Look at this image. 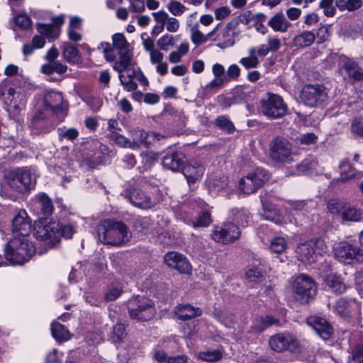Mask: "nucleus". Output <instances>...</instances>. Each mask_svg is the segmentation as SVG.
<instances>
[{
  "label": "nucleus",
  "mask_w": 363,
  "mask_h": 363,
  "mask_svg": "<svg viewBox=\"0 0 363 363\" xmlns=\"http://www.w3.org/2000/svg\"><path fill=\"white\" fill-rule=\"evenodd\" d=\"M75 233V228L71 224H62L57 221L49 223L45 220L34 224V235L38 240L45 242L46 249H38V254L43 255L48 249L52 248L60 242V236L70 238Z\"/></svg>",
  "instance_id": "1"
},
{
  "label": "nucleus",
  "mask_w": 363,
  "mask_h": 363,
  "mask_svg": "<svg viewBox=\"0 0 363 363\" xmlns=\"http://www.w3.org/2000/svg\"><path fill=\"white\" fill-rule=\"evenodd\" d=\"M36 252L33 242L28 236L13 237L7 243L4 256L11 264H23L30 260Z\"/></svg>",
  "instance_id": "2"
},
{
  "label": "nucleus",
  "mask_w": 363,
  "mask_h": 363,
  "mask_svg": "<svg viewBox=\"0 0 363 363\" xmlns=\"http://www.w3.org/2000/svg\"><path fill=\"white\" fill-rule=\"evenodd\" d=\"M99 240L107 245H120L129 241L131 233L122 222L105 220L97 227Z\"/></svg>",
  "instance_id": "3"
},
{
  "label": "nucleus",
  "mask_w": 363,
  "mask_h": 363,
  "mask_svg": "<svg viewBox=\"0 0 363 363\" xmlns=\"http://www.w3.org/2000/svg\"><path fill=\"white\" fill-rule=\"evenodd\" d=\"M130 318L138 321H147L155 313L154 303L147 297L137 296L128 302Z\"/></svg>",
  "instance_id": "4"
},
{
  "label": "nucleus",
  "mask_w": 363,
  "mask_h": 363,
  "mask_svg": "<svg viewBox=\"0 0 363 363\" xmlns=\"http://www.w3.org/2000/svg\"><path fill=\"white\" fill-rule=\"evenodd\" d=\"M261 112L267 117L276 119L286 115L288 107L281 96L267 92L259 101Z\"/></svg>",
  "instance_id": "5"
},
{
  "label": "nucleus",
  "mask_w": 363,
  "mask_h": 363,
  "mask_svg": "<svg viewBox=\"0 0 363 363\" xmlns=\"http://www.w3.org/2000/svg\"><path fill=\"white\" fill-rule=\"evenodd\" d=\"M326 250L325 242L317 239L298 245L296 252L301 262L311 264L317 262L323 254L326 252Z\"/></svg>",
  "instance_id": "6"
},
{
  "label": "nucleus",
  "mask_w": 363,
  "mask_h": 363,
  "mask_svg": "<svg viewBox=\"0 0 363 363\" xmlns=\"http://www.w3.org/2000/svg\"><path fill=\"white\" fill-rule=\"evenodd\" d=\"M269 155L272 160L279 163H289L295 154L292 145L284 137L276 136L269 144Z\"/></svg>",
  "instance_id": "7"
},
{
  "label": "nucleus",
  "mask_w": 363,
  "mask_h": 363,
  "mask_svg": "<svg viewBox=\"0 0 363 363\" xmlns=\"http://www.w3.org/2000/svg\"><path fill=\"white\" fill-rule=\"evenodd\" d=\"M269 345L273 351L277 352L288 351L298 354L301 352L302 348L299 340L288 333L272 335L269 340Z\"/></svg>",
  "instance_id": "8"
},
{
  "label": "nucleus",
  "mask_w": 363,
  "mask_h": 363,
  "mask_svg": "<svg viewBox=\"0 0 363 363\" xmlns=\"http://www.w3.org/2000/svg\"><path fill=\"white\" fill-rule=\"evenodd\" d=\"M293 291L298 301L306 303L315 296L317 288L315 282L310 277L301 274L294 281Z\"/></svg>",
  "instance_id": "9"
},
{
  "label": "nucleus",
  "mask_w": 363,
  "mask_h": 363,
  "mask_svg": "<svg viewBox=\"0 0 363 363\" xmlns=\"http://www.w3.org/2000/svg\"><path fill=\"white\" fill-rule=\"evenodd\" d=\"M35 182L34 174L28 168L13 170L8 179L9 185L18 192H25L33 188Z\"/></svg>",
  "instance_id": "10"
},
{
  "label": "nucleus",
  "mask_w": 363,
  "mask_h": 363,
  "mask_svg": "<svg viewBox=\"0 0 363 363\" xmlns=\"http://www.w3.org/2000/svg\"><path fill=\"white\" fill-rule=\"evenodd\" d=\"M328 99L326 88L320 84H307L301 91L300 99L306 106L315 107L323 104Z\"/></svg>",
  "instance_id": "11"
},
{
  "label": "nucleus",
  "mask_w": 363,
  "mask_h": 363,
  "mask_svg": "<svg viewBox=\"0 0 363 363\" xmlns=\"http://www.w3.org/2000/svg\"><path fill=\"white\" fill-rule=\"evenodd\" d=\"M335 257L345 264H350L352 261L363 262V249L354 246L347 242L342 241L336 243L333 246Z\"/></svg>",
  "instance_id": "12"
},
{
  "label": "nucleus",
  "mask_w": 363,
  "mask_h": 363,
  "mask_svg": "<svg viewBox=\"0 0 363 363\" xmlns=\"http://www.w3.org/2000/svg\"><path fill=\"white\" fill-rule=\"evenodd\" d=\"M268 179V174L264 169L257 168L240 179L238 184L239 191L245 194L255 193Z\"/></svg>",
  "instance_id": "13"
},
{
  "label": "nucleus",
  "mask_w": 363,
  "mask_h": 363,
  "mask_svg": "<svg viewBox=\"0 0 363 363\" xmlns=\"http://www.w3.org/2000/svg\"><path fill=\"white\" fill-rule=\"evenodd\" d=\"M329 212L335 216L340 217L342 222L359 221L361 214L353 206L335 200H330L328 202Z\"/></svg>",
  "instance_id": "14"
},
{
  "label": "nucleus",
  "mask_w": 363,
  "mask_h": 363,
  "mask_svg": "<svg viewBox=\"0 0 363 363\" xmlns=\"http://www.w3.org/2000/svg\"><path fill=\"white\" fill-rule=\"evenodd\" d=\"M240 236V231L233 223H225L216 226L211 233L212 239L223 244H230L235 242Z\"/></svg>",
  "instance_id": "15"
},
{
  "label": "nucleus",
  "mask_w": 363,
  "mask_h": 363,
  "mask_svg": "<svg viewBox=\"0 0 363 363\" xmlns=\"http://www.w3.org/2000/svg\"><path fill=\"white\" fill-rule=\"evenodd\" d=\"M11 230L13 237L28 236L31 231V222L24 210L18 211L13 218Z\"/></svg>",
  "instance_id": "16"
},
{
  "label": "nucleus",
  "mask_w": 363,
  "mask_h": 363,
  "mask_svg": "<svg viewBox=\"0 0 363 363\" xmlns=\"http://www.w3.org/2000/svg\"><path fill=\"white\" fill-rule=\"evenodd\" d=\"M164 262L169 268L174 269L183 274H189L191 266L187 258L177 252H169L164 256Z\"/></svg>",
  "instance_id": "17"
},
{
  "label": "nucleus",
  "mask_w": 363,
  "mask_h": 363,
  "mask_svg": "<svg viewBox=\"0 0 363 363\" xmlns=\"http://www.w3.org/2000/svg\"><path fill=\"white\" fill-rule=\"evenodd\" d=\"M155 21L157 23L155 28L158 29L160 32L164 30V26L166 30L170 33H176L179 29V21L177 18L170 16L167 12L160 10L152 13Z\"/></svg>",
  "instance_id": "18"
},
{
  "label": "nucleus",
  "mask_w": 363,
  "mask_h": 363,
  "mask_svg": "<svg viewBox=\"0 0 363 363\" xmlns=\"http://www.w3.org/2000/svg\"><path fill=\"white\" fill-rule=\"evenodd\" d=\"M308 326L313 328L323 340H328L333 335V330L328 321L319 316L311 315L306 320Z\"/></svg>",
  "instance_id": "19"
},
{
  "label": "nucleus",
  "mask_w": 363,
  "mask_h": 363,
  "mask_svg": "<svg viewBox=\"0 0 363 363\" xmlns=\"http://www.w3.org/2000/svg\"><path fill=\"white\" fill-rule=\"evenodd\" d=\"M45 106L55 113L62 112L64 109L63 97L60 92L49 91L44 96Z\"/></svg>",
  "instance_id": "20"
},
{
  "label": "nucleus",
  "mask_w": 363,
  "mask_h": 363,
  "mask_svg": "<svg viewBox=\"0 0 363 363\" xmlns=\"http://www.w3.org/2000/svg\"><path fill=\"white\" fill-rule=\"evenodd\" d=\"M185 162V156L180 152L167 155L163 157L162 165L173 172L182 169Z\"/></svg>",
  "instance_id": "21"
},
{
  "label": "nucleus",
  "mask_w": 363,
  "mask_h": 363,
  "mask_svg": "<svg viewBox=\"0 0 363 363\" xmlns=\"http://www.w3.org/2000/svg\"><path fill=\"white\" fill-rule=\"evenodd\" d=\"M129 199L133 205L142 209H149L154 206L150 196L141 190L135 189L130 192Z\"/></svg>",
  "instance_id": "22"
},
{
  "label": "nucleus",
  "mask_w": 363,
  "mask_h": 363,
  "mask_svg": "<svg viewBox=\"0 0 363 363\" xmlns=\"http://www.w3.org/2000/svg\"><path fill=\"white\" fill-rule=\"evenodd\" d=\"M340 71L345 72L354 80H361L363 78V70L358 64L352 60H346L340 65Z\"/></svg>",
  "instance_id": "23"
},
{
  "label": "nucleus",
  "mask_w": 363,
  "mask_h": 363,
  "mask_svg": "<svg viewBox=\"0 0 363 363\" xmlns=\"http://www.w3.org/2000/svg\"><path fill=\"white\" fill-rule=\"evenodd\" d=\"M174 313L180 320H188L200 316L202 311L199 308L186 303L178 305L174 309Z\"/></svg>",
  "instance_id": "24"
},
{
  "label": "nucleus",
  "mask_w": 363,
  "mask_h": 363,
  "mask_svg": "<svg viewBox=\"0 0 363 363\" xmlns=\"http://www.w3.org/2000/svg\"><path fill=\"white\" fill-rule=\"evenodd\" d=\"M267 25L274 31L286 33L291 26V23L286 19L281 12L274 15L267 23Z\"/></svg>",
  "instance_id": "25"
},
{
  "label": "nucleus",
  "mask_w": 363,
  "mask_h": 363,
  "mask_svg": "<svg viewBox=\"0 0 363 363\" xmlns=\"http://www.w3.org/2000/svg\"><path fill=\"white\" fill-rule=\"evenodd\" d=\"M182 172L189 184H191V183H194L201 178L204 172V169L203 166L199 163L194 162L184 166Z\"/></svg>",
  "instance_id": "26"
},
{
  "label": "nucleus",
  "mask_w": 363,
  "mask_h": 363,
  "mask_svg": "<svg viewBox=\"0 0 363 363\" xmlns=\"http://www.w3.org/2000/svg\"><path fill=\"white\" fill-rule=\"evenodd\" d=\"M228 178L223 175L220 177H209L207 180V186L209 192L213 195H218L222 191H227Z\"/></svg>",
  "instance_id": "27"
},
{
  "label": "nucleus",
  "mask_w": 363,
  "mask_h": 363,
  "mask_svg": "<svg viewBox=\"0 0 363 363\" xmlns=\"http://www.w3.org/2000/svg\"><path fill=\"white\" fill-rule=\"evenodd\" d=\"M119 59L115 62L113 69L118 72H130L133 69L131 67L133 64L132 53L128 50L119 52Z\"/></svg>",
  "instance_id": "28"
},
{
  "label": "nucleus",
  "mask_w": 363,
  "mask_h": 363,
  "mask_svg": "<svg viewBox=\"0 0 363 363\" xmlns=\"http://www.w3.org/2000/svg\"><path fill=\"white\" fill-rule=\"evenodd\" d=\"M217 46L221 49L232 47L235 44L234 32L230 26H226L218 35Z\"/></svg>",
  "instance_id": "29"
},
{
  "label": "nucleus",
  "mask_w": 363,
  "mask_h": 363,
  "mask_svg": "<svg viewBox=\"0 0 363 363\" xmlns=\"http://www.w3.org/2000/svg\"><path fill=\"white\" fill-rule=\"evenodd\" d=\"M358 308V304L354 300H347L344 298H339L335 305V311L342 317L350 315L352 309Z\"/></svg>",
  "instance_id": "30"
},
{
  "label": "nucleus",
  "mask_w": 363,
  "mask_h": 363,
  "mask_svg": "<svg viewBox=\"0 0 363 363\" xmlns=\"http://www.w3.org/2000/svg\"><path fill=\"white\" fill-rule=\"evenodd\" d=\"M277 323L278 320L271 316L267 315L265 317H258L255 320L249 333L258 334L269 326Z\"/></svg>",
  "instance_id": "31"
},
{
  "label": "nucleus",
  "mask_w": 363,
  "mask_h": 363,
  "mask_svg": "<svg viewBox=\"0 0 363 363\" xmlns=\"http://www.w3.org/2000/svg\"><path fill=\"white\" fill-rule=\"evenodd\" d=\"M152 65H155L156 72L161 76H164L168 72V65L164 61V55L161 50L149 55Z\"/></svg>",
  "instance_id": "32"
},
{
  "label": "nucleus",
  "mask_w": 363,
  "mask_h": 363,
  "mask_svg": "<svg viewBox=\"0 0 363 363\" xmlns=\"http://www.w3.org/2000/svg\"><path fill=\"white\" fill-rule=\"evenodd\" d=\"M315 34L312 31L306 30L296 35L293 40V45L298 48L309 47L315 41Z\"/></svg>",
  "instance_id": "33"
},
{
  "label": "nucleus",
  "mask_w": 363,
  "mask_h": 363,
  "mask_svg": "<svg viewBox=\"0 0 363 363\" xmlns=\"http://www.w3.org/2000/svg\"><path fill=\"white\" fill-rule=\"evenodd\" d=\"M327 286L335 293L342 294L346 290V285L342 277L336 274H330L325 278Z\"/></svg>",
  "instance_id": "34"
},
{
  "label": "nucleus",
  "mask_w": 363,
  "mask_h": 363,
  "mask_svg": "<svg viewBox=\"0 0 363 363\" xmlns=\"http://www.w3.org/2000/svg\"><path fill=\"white\" fill-rule=\"evenodd\" d=\"M64 58L71 64H79L82 62V56L78 48L70 43H66L62 50Z\"/></svg>",
  "instance_id": "35"
},
{
  "label": "nucleus",
  "mask_w": 363,
  "mask_h": 363,
  "mask_svg": "<svg viewBox=\"0 0 363 363\" xmlns=\"http://www.w3.org/2000/svg\"><path fill=\"white\" fill-rule=\"evenodd\" d=\"M67 70V66L60 61H52L45 63L41 66L40 71L46 75H51L53 73L62 74Z\"/></svg>",
  "instance_id": "36"
},
{
  "label": "nucleus",
  "mask_w": 363,
  "mask_h": 363,
  "mask_svg": "<svg viewBox=\"0 0 363 363\" xmlns=\"http://www.w3.org/2000/svg\"><path fill=\"white\" fill-rule=\"evenodd\" d=\"M123 292V286L120 282H114L107 286L104 298L106 301H113Z\"/></svg>",
  "instance_id": "37"
},
{
  "label": "nucleus",
  "mask_w": 363,
  "mask_h": 363,
  "mask_svg": "<svg viewBox=\"0 0 363 363\" xmlns=\"http://www.w3.org/2000/svg\"><path fill=\"white\" fill-rule=\"evenodd\" d=\"M52 337L58 341H66L70 338V334L62 324L54 322L51 325Z\"/></svg>",
  "instance_id": "38"
},
{
  "label": "nucleus",
  "mask_w": 363,
  "mask_h": 363,
  "mask_svg": "<svg viewBox=\"0 0 363 363\" xmlns=\"http://www.w3.org/2000/svg\"><path fill=\"white\" fill-rule=\"evenodd\" d=\"M118 74L119 79L125 90L133 91L137 89L138 85L133 81L134 76L132 70L130 72H118Z\"/></svg>",
  "instance_id": "39"
},
{
  "label": "nucleus",
  "mask_w": 363,
  "mask_h": 363,
  "mask_svg": "<svg viewBox=\"0 0 363 363\" xmlns=\"http://www.w3.org/2000/svg\"><path fill=\"white\" fill-rule=\"evenodd\" d=\"M247 57L241 58L239 62L247 69L257 67L259 62L256 55V48H250Z\"/></svg>",
  "instance_id": "40"
},
{
  "label": "nucleus",
  "mask_w": 363,
  "mask_h": 363,
  "mask_svg": "<svg viewBox=\"0 0 363 363\" xmlns=\"http://www.w3.org/2000/svg\"><path fill=\"white\" fill-rule=\"evenodd\" d=\"M35 200L45 216H50L52 214L53 206L51 200L45 194H39L36 196Z\"/></svg>",
  "instance_id": "41"
},
{
  "label": "nucleus",
  "mask_w": 363,
  "mask_h": 363,
  "mask_svg": "<svg viewBox=\"0 0 363 363\" xmlns=\"http://www.w3.org/2000/svg\"><path fill=\"white\" fill-rule=\"evenodd\" d=\"M145 134V132L139 128H134L130 130L132 150H137L141 145H144Z\"/></svg>",
  "instance_id": "42"
},
{
  "label": "nucleus",
  "mask_w": 363,
  "mask_h": 363,
  "mask_svg": "<svg viewBox=\"0 0 363 363\" xmlns=\"http://www.w3.org/2000/svg\"><path fill=\"white\" fill-rule=\"evenodd\" d=\"M350 129L354 135L363 138V114L356 115L350 120Z\"/></svg>",
  "instance_id": "43"
},
{
  "label": "nucleus",
  "mask_w": 363,
  "mask_h": 363,
  "mask_svg": "<svg viewBox=\"0 0 363 363\" xmlns=\"http://www.w3.org/2000/svg\"><path fill=\"white\" fill-rule=\"evenodd\" d=\"M263 277V267L259 264L249 267L246 273V279L251 282L258 281Z\"/></svg>",
  "instance_id": "44"
},
{
  "label": "nucleus",
  "mask_w": 363,
  "mask_h": 363,
  "mask_svg": "<svg viewBox=\"0 0 363 363\" xmlns=\"http://www.w3.org/2000/svg\"><path fill=\"white\" fill-rule=\"evenodd\" d=\"M112 44L114 49L119 52L128 51V43L123 33H115L112 36Z\"/></svg>",
  "instance_id": "45"
},
{
  "label": "nucleus",
  "mask_w": 363,
  "mask_h": 363,
  "mask_svg": "<svg viewBox=\"0 0 363 363\" xmlns=\"http://www.w3.org/2000/svg\"><path fill=\"white\" fill-rule=\"evenodd\" d=\"M126 336L125 326L123 323H118L113 328L110 335V339L113 342H120Z\"/></svg>",
  "instance_id": "46"
},
{
  "label": "nucleus",
  "mask_w": 363,
  "mask_h": 363,
  "mask_svg": "<svg viewBox=\"0 0 363 363\" xmlns=\"http://www.w3.org/2000/svg\"><path fill=\"white\" fill-rule=\"evenodd\" d=\"M179 35L174 36L170 34H165L160 38L157 42L161 50L167 51L175 44V40Z\"/></svg>",
  "instance_id": "47"
},
{
  "label": "nucleus",
  "mask_w": 363,
  "mask_h": 363,
  "mask_svg": "<svg viewBox=\"0 0 363 363\" xmlns=\"http://www.w3.org/2000/svg\"><path fill=\"white\" fill-rule=\"evenodd\" d=\"M287 247V243L283 237H275L271 240L269 249L274 253L283 252Z\"/></svg>",
  "instance_id": "48"
},
{
  "label": "nucleus",
  "mask_w": 363,
  "mask_h": 363,
  "mask_svg": "<svg viewBox=\"0 0 363 363\" xmlns=\"http://www.w3.org/2000/svg\"><path fill=\"white\" fill-rule=\"evenodd\" d=\"M336 5L341 11L347 9L350 11H354L360 8L362 5V0H339Z\"/></svg>",
  "instance_id": "49"
},
{
  "label": "nucleus",
  "mask_w": 363,
  "mask_h": 363,
  "mask_svg": "<svg viewBox=\"0 0 363 363\" xmlns=\"http://www.w3.org/2000/svg\"><path fill=\"white\" fill-rule=\"evenodd\" d=\"M190 33L191 40L196 46L204 43L208 40V37L199 30V25H195L193 28H191Z\"/></svg>",
  "instance_id": "50"
},
{
  "label": "nucleus",
  "mask_w": 363,
  "mask_h": 363,
  "mask_svg": "<svg viewBox=\"0 0 363 363\" xmlns=\"http://www.w3.org/2000/svg\"><path fill=\"white\" fill-rule=\"evenodd\" d=\"M340 177L342 182L352 179L354 175V169L348 162H342L340 164Z\"/></svg>",
  "instance_id": "51"
},
{
  "label": "nucleus",
  "mask_w": 363,
  "mask_h": 363,
  "mask_svg": "<svg viewBox=\"0 0 363 363\" xmlns=\"http://www.w3.org/2000/svg\"><path fill=\"white\" fill-rule=\"evenodd\" d=\"M37 30L41 35L49 38L54 39L58 37V32L55 30L52 25L38 23Z\"/></svg>",
  "instance_id": "52"
},
{
  "label": "nucleus",
  "mask_w": 363,
  "mask_h": 363,
  "mask_svg": "<svg viewBox=\"0 0 363 363\" xmlns=\"http://www.w3.org/2000/svg\"><path fill=\"white\" fill-rule=\"evenodd\" d=\"M167 10L174 16H179L186 10V7L180 1L172 0L167 4Z\"/></svg>",
  "instance_id": "53"
},
{
  "label": "nucleus",
  "mask_w": 363,
  "mask_h": 363,
  "mask_svg": "<svg viewBox=\"0 0 363 363\" xmlns=\"http://www.w3.org/2000/svg\"><path fill=\"white\" fill-rule=\"evenodd\" d=\"M60 140H74L79 136V131L74 128H60L57 129Z\"/></svg>",
  "instance_id": "54"
},
{
  "label": "nucleus",
  "mask_w": 363,
  "mask_h": 363,
  "mask_svg": "<svg viewBox=\"0 0 363 363\" xmlns=\"http://www.w3.org/2000/svg\"><path fill=\"white\" fill-rule=\"evenodd\" d=\"M222 354L218 350L207 351L199 353V358L206 362H215L220 359Z\"/></svg>",
  "instance_id": "55"
},
{
  "label": "nucleus",
  "mask_w": 363,
  "mask_h": 363,
  "mask_svg": "<svg viewBox=\"0 0 363 363\" xmlns=\"http://www.w3.org/2000/svg\"><path fill=\"white\" fill-rule=\"evenodd\" d=\"M111 137L120 147L132 149L130 140L124 135L113 132L111 133Z\"/></svg>",
  "instance_id": "56"
},
{
  "label": "nucleus",
  "mask_w": 363,
  "mask_h": 363,
  "mask_svg": "<svg viewBox=\"0 0 363 363\" xmlns=\"http://www.w3.org/2000/svg\"><path fill=\"white\" fill-rule=\"evenodd\" d=\"M262 203L264 211V214L262 215L264 218L265 220H271L277 224H281L282 223V218L279 216H274V214H275V211H271L267 207L263 199H262Z\"/></svg>",
  "instance_id": "57"
},
{
  "label": "nucleus",
  "mask_w": 363,
  "mask_h": 363,
  "mask_svg": "<svg viewBox=\"0 0 363 363\" xmlns=\"http://www.w3.org/2000/svg\"><path fill=\"white\" fill-rule=\"evenodd\" d=\"M334 0H320L319 7L323 10L326 16H333L335 14V9L333 6Z\"/></svg>",
  "instance_id": "58"
},
{
  "label": "nucleus",
  "mask_w": 363,
  "mask_h": 363,
  "mask_svg": "<svg viewBox=\"0 0 363 363\" xmlns=\"http://www.w3.org/2000/svg\"><path fill=\"white\" fill-rule=\"evenodd\" d=\"M211 223V216L208 212H203L197 218V220L192 223L194 228L207 227Z\"/></svg>",
  "instance_id": "59"
},
{
  "label": "nucleus",
  "mask_w": 363,
  "mask_h": 363,
  "mask_svg": "<svg viewBox=\"0 0 363 363\" xmlns=\"http://www.w3.org/2000/svg\"><path fill=\"white\" fill-rule=\"evenodd\" d=\"M143 40V45L145 50L148 52L149 55L159 51L160 50L155 48V43L153 40L147 36L146 34L141 35Z\"/></svg>",
  "instance_id": "60"
},
{
  "label": "nucleus",
  "mask_w": 363,
  "mask_h": 363,
  "mask_svg": "<svg viewBox=\"0 0 363 363\" xmlns=\"http://www.w3.org/2000/svg\"><path fill=\"white\" fill-rule=\"evenodd\" d=\"M235 220L238 224L245 226L250 222L251 216L247 210H238L235 215Z\"/></svg>",
  "instance_id": "61"
},
{
  "label": "nucleus",
  "mask_w": 363,
  "mask_h": 363,
  "mask_svg": "<svg viewBox=\"0 0 363 363\" xmlns=\"http://www.w3.org/2000/svg\"><path fill=\"white\" fill-rule=\"evenodd\" d=\"M215 124L220 128L227 130L228 133H232L235 128L233 123L225 116H219L215 121Z\"/></svg>",
  "instance_id": "62"
},
{
  "label": "nucleus",
  "mask_w": 363,
  "mask_h": 363,
  "mask_svg": "<svg viewBox=\"0 0 363 363\" xmlns=\"http://www.w3.org/2000/svg\"><path fill=\"white\" fill-rule=\"evenodd\" d=\"M267 46L271 52H274L279 50L281 48V43L280 39L277 36L268 35L267 38Z\"/></svg>",
  "instance_id": "63"
},
{
  "label": "nucleus",
  "mask_w": 363,
  "mask_h": 363,
  "mask_svg": "<svg viewBox=\"0 0 363 363\" xmlns=\"http://www.w3.org/2000/svg\"><path fill=\"white\" fill-rule=\"evenodd\" d=\"M15 24L22 29H28L31 26L30 18L24 14L18 15L14 18Z\"/></svg>",
  "instance_id": "64"
}]
</instances>
